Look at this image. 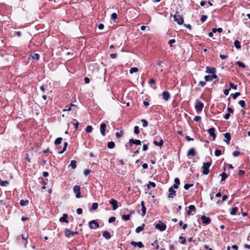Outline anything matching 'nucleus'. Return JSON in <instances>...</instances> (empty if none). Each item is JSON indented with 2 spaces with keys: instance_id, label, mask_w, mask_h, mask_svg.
<instances>
[{
  "instance_id": "nucleus-25",
  "label": "nucleus",
  "mask_w": 250,
  "mask_h": 250,
  "mask_svg": "<svg viewBox=\"0 0 250 250\" xmlns=\"http://www.w3.org/2000/svg\"><path fill=\"white\" fill-rule=\"evenodd\" d=\"M238 210V208L237 207H234L231 208L230 213L231 215H234L236 214V212Z\"/></svg>"
},
{
  "instance_id": "nucleus-24",
  "label": "nucleus",
  "mask_w": 250,
  "mask_h": 250,
  "mask_svg": "<svg viewBox=\"0 0 250 250\" xmlns=\"http://www.w3.org/2000/svg\"><path fill=\"white\" fill-rule=\"evenodd\" d=\"M145 226V224H143L141 226L138 227L135 230L136 232L138 233L143 231L144 229Z\"/></svg>"
},
{
  "instance_id": "nucleus-33",
  "label": "nucleus",
  "mask_w": 250,
  "mask_h": 250,
  "mask_svg": "<svg viewBox=\"0 0 250 250\" xmlns=\"http://www.w3.org/2000/svg\"><path fill=\"white\" fill-rule=\"evenodd\" d=\"M9 183V181L7 180L5 181H0V185L2 187L6 186L8 185Z\"/></svg>"
},
{
  "instance_id": "nucleus-2",
  "label": "nucleus",
  "mask_w": 250,
  "mask_h": 250,
  "mask_svg": "<svg viewBox=\"0 0 250 250\" xmlns=\"http://www.w3.org/2000/svg\"><path fill=\"white\" fill-rule=\"evenodd\" d=\"M174 21L177 22L179 25H181L184 22V18L182 15L175 14L173 16Z\"/></svg>"
},
{
  "instance_id": "nucleus-16",
  "label": "nucleus",
  "mask_w": 250,
  "mask_h": 250,
  "mask_svg": "<svg viewBox=\"0 0 250 250\" xmlns=\"http://www.w3.org/2000/svg\"><path fill=\"white\" fill-rule=\"evenodd\" d=\"M206 72L214 74L216 72V69L214 67H209L208 66L206 67Z\"/></svg>"
},
{
  "instance_id": "nucleus-47",
  "label": "nucleus",
  "mask_w": 250,
  "mask_h": 250,
  "mask_svg": "<svg viewBox=\"0 0 250 250\" xmlns=\"http://www.w3.org/2000/svg\"><path fill=\"white\" fill-rule=\"evenodd\" d=\"M188 209L190 210V211H191V212H195L196 211V208L194 205H190L188 207Z\"/></svg>"
},
{
  "instance_id": "nucleus-42",
  "label": "nucleus",
  "mask_w": 250,
  "mask_h": 250,
  "mask_svg": "<svg viewBox=\"0 0 250 250\" xmlns=\"http://www.w3.org/2000/svg\"><path fill=\"white\" fill-rule=\"evenodd\" d=\"M227 250H238V247L236 245H233L231 248L228 247Z\"/></svg>"
},
{
  "instance_id": "nucleus-17",
  "label": "nucleus",
  "mask_w": 250,
  "mask_h": 250,
  "mask_svg": "<svg viewBox=\"0 0 250 250\" xmlns=\"http://www.w3.org/2000/svg\"><path fill=\"white\" fill-rule=\"evenodd\" d=\"M141 207H142V215L143 216H144L146 214V208L145 206V202L144 201H142L141 202Z\"/></svg>"
},
{
  "instance_id": "nucleus-12",
  "label": "nucleus",
  "mask_w": 250,
  "mask_h": 250,
  "mask_svg": "<svg viewBox=\"0 0 250 250\" xmlns=\"http://www.w3.org/2000/svg\"><path fill=\"white\" fill-rule=\"evenodd\" d=\"M215 128L214 127H211L208 130V132L210 136L212 137L213 139L215 140L216 138V134L215 133Z\"/></svg>"
},
{
  "instance_id": "nucleus-49",
  "label": "nucleus",
  "mask_w": 250,
  "mask_h": 250,
  "mask_svg": "<svg viewBox=\"0 0 250 250\" xmlns=\"http://www.w3.org/2000/svg\"><path fill=\"white\" fill-rule=\"evenodd\" d=\"M208 18V16L207 15H202L201 18V21L202 22H205Z\"/></svg>"
},
{
  "instance_id": "nucleus-30",
  "label": "nucleus",
  "mask_w": 250,
  "mask_h": 250,
  "mask_svg": "<svg viewBox=\"0 0 250 250\" xmlns=\"http://www.w3.org/2000/svg\"><path fill=\"white\" fill-rule=\"evenodd\" d=\"M71 167L73 168V169H75L76 167H77V165H76V161H75V160H72L71 161V163H70V165Z\"/></svg>"
},
{
  "instance_id": "nucleus-38",
  "label": "nucleus",
  "mask_w": 250,
  "mask_h": 250,
  "mask_svg": "<svg viewBox=\"0 0 250 250\" xmlns=\"http://www.w3.org/2000/svg\"><path fill=\"white\" fill-rule=\"evenodd\" d=\"M67 146H68V143L67 142L64 143L63 149L62 151L59 152V153L62 154L63 152H64L66 150Z\"/></svg>"
},
{
  "instance_id": "nucleus-62",
  "label": "nucleus",
  "mask_w": 250,
  "mask_h": 250,
  "mask_svg": "<svg viewBox=\"0 0 250 250\" xmlns=\"http://www.w3.org/2000/svg\"><path fill=\"white\" fill-rule=\"evenodd\" d=\"M230 87L232 89L236 90L237 89V85H234L233 83H230Z\"/></svg>"
},
{
  "instance_id": "nucleus-40",
  "label": "nucleus",
  "mask_w": 250,
  "mask_h": 250,
  "mask_svg": "<svg viewBox=\"0 0 250 250\" xmlns=\"http://www.w3.org/2000/svg\"><path fill=\"white\" fill-rule=\"evenodd\" d=\"M229 113L225 114V116H224V118L226 119V120H228L229 117H230V113H233V111L234 110H228Z\"/></svg>"
},
{
  "instance_id": "nucleus-18",
  "label": "nucleus",
  "mask_w": 250,
  "mask_h": 250,
  "mask_svg": "<svg viewBox=\"0 0 250 250\" xmlns=\"http://www.w3.org/2000/svg\"><path fill=\"white\" fill-rule=\"evenodd\" d=\"M195 155H196V152L195 151L194 148H190L188 150V152H187L188 156H194Z\"/></svg>"
},
{
  "instance_id": "nucleus-36",
  "label": "nucleus",
  "mask_w": 250,
  "mask_h": 250,
  "mask_svg": "<svg viewBox=\"0 0 250 250\" xmlns=\"http://www.w3.org/2000/svg\"><path fill=\"white\" fill-rule=\"evenodd\" d=\"M130 214L123 215L122 216V219H123L125 221L129 220L130 219Z\"/></svg>"
},
{
  "instance_id": "nucleus-1",
  "label": "nucleus",
  "mask_w": 250,
  "mask_h": 250,
  "mask_svg": "<svg viewBox=\"0 0 250 250\" xmlns=\"http://www.w3.org/2000/svg\"><path fill=\"white\" fill-rule=\"evenodd\" d=\"M211 162L204 163L202 167V173L205 175H207L209 173V168L211 166Z\"/></svg>"
},
{
  "instance_id": "nucleus-39",
  "label": "nucleus",
  "mask_w": 250,
  "mask_h": 250,
  "mask_svg": "<svg viewBox=\"0 0 250 250\" xmlns=\"http://www.w3.org/2000/svg\"><path fill=\"white\" fill-rule=\"evenodd\" d=\"M138 71V69L137 67H132L129 70V73L130 74H133L134 72H137Z\"/></svg>"
},
{
  "instance_id": "nucleus-7",
  "label": "nucleus",
  "mask_w": 250,
  "mask_h": 250,
  "mask_svg": "<svg viewBox=\"0 0 250 250\" xmlns=\"http://www.w3.org/2000/svg\"><path fill=\"white\" fill-rule=\"evenodd\" d=\"M78 232L75 231H71L69 229H66L65 230V234L66 237H70L73 236L75 234H77Z\"/></svg>"
},
{
  "instance_id": "nucleus-53",
  "label": "nucleus",
  "mask_w": 250,
  "mask_h": 250,
  "mask_svg": "<svg viewBox=\"0 0 250 250\" xmlns=\"http://www.w3.org/2000/svg\"><path fill=\"white\" fill-rule=\"evenodd\" d=\"M134 133L136 134H138L140 133L139 128L138 126H135L134 127Z\"/></svg>"
},
{
  "instance_id": "nucleus-45",
  "label": "nucleus",
  "mask_w": 250,
  "mask_h": 250,
  "mask_svg": "<svg viewBox=\"0 0 250 250\" xmlns=\"http://www.w3.org/2000/svg\"><path fill=\"white\" fill-rule=\"evenodd\" d=\"M141 122L143 124V126L144 127H146L148 125V122L145 119L141 120Z\"/></svg>"
},
{
  "instance_id": "nucleus-50",
  "label": "nucleus",
  "mask_w": 250,
  "mask_h": 250,
  "mask_svg": "<svg viewBox=\"0 0 250 250\" xmlns=\"http://www.w3.org/2000/svg\"><path fill=\"white\" fill-rule=\"evenodd\" d=\"M111 18L115 21L117 19V14L116 13H113L111 15Z\"/></svg>"
},
{
  "instance_id": "nucleus-19",
  "label": "nucleus",
  "mask_w": 250,
  "mask_h": 250,
  "mask_svg": "<svg viewBox=\"0 0 250 250\" xmlns=\"http://www.w3.org/2000/svg\"><path fill=\"white\" fill-rule=\"evenodd\" d=\"M103 236L106 239H109L111 237L110 233L107 230L103 231Z\"/></svg>"
},
{
  "instance_id": "nucleus-28",
  "label": "nucleus",
  "mask_w": 250,
  "mask_h": 250,
  "mask_svg": "<svg viewBox=\"0 0 250 250\" xmlns=\"http://www.w3.org/2000/svg\"><path fill=\"white\" fill-rule=\"evenodd\" d=\"M29 204L28 200H21L20 201V205L22 206H27Z\"/></svg>"
},
{
  "instance_id": "nucleus-32",
  "label": "nucleus",
  "mask_w": 250,
  "mask_h": 250,
  "mask_svg": "<svg viewBox=\"0 0 250 250\" xmlns=\"http://www.w3.org/2000/svg\"><path fill=\"white\" fill-rule=\"evenodd\" d=\"M114 146H115V143L113 142H112V141L110 142L107 144V147L110 149L114 148Z\"/></svg>"
},
{
  "instance_id": "nucleus-10",
  "label": "nucleus",
  "mask_w": 250,
  "mask_h": 250,
  "mask_svg": "<svg viewBox=\"0 0 250 250\" xmlns=\"http://www.w3.org/2000/svg\"><path fill=\"white\" fill-rule=\"evenodd\" d=\"M109 203L112 206L113 210H116L118 208V202L116 200L111 199L109 201Z\"/></svg>"
},
{
  "instance_id": "nucleus-21",
  "label": "nucleus",
  "mask_w": 250,
  "mask_h": 250,
  "mask_svg": "<svg viewBox=\"0 0 250 250\" xmlns=\"http://www.w3.org/2000/svg\"><path fill=\"white\" fill-rule=\"evenodd\" d=\"M175 184L172 186L175 189L178 188V186L180 185V180L178 178H176L174 179Z\"/></svg>"
},
{
  "instance_id": "nucleus-52",
  "label": "nucleus",
  "mask_w": 250,
  "mask_h": 250,
  "mask_svg": "<svg viewBox=\"0 0 250 250\" xmlns=\"http://www.w3.org/2000/svg\"><path fill=\"white\" fill-rule=\"evenodd\" d=\"M179 225L180 226H182V228L184 229H185L188 227V225L186 224L183 225V222L182 221L179 222Z\"/></svg>"
},
{
  "instance_id": "nucleus-61",
  "label": "nucleus",
  "mask_w": 250,
  "mask_h": 250,
  "mask_svg": "<svg viewBox=\"0 0 250 250\" xmlns=\"http://www.w3.org/2000/svg\"><path fill=\"white\" fill-rule=\"evenodd\" d=\"M206 85V82L200 81L199 83L198 86H200L201 87H203Z\"/></svg>"
},
{
  "instance_id": "nucleus-5",
  "label": "nucleus",
  "mask_w": 250,
  "mask_h": 250,
  "mask_svg": "<svg viewBox=\"0 0 250 250\" xmlns=\"http://www.w3.org/2000/svg\"><path fill=\"white\" fill-rule=\"evenodd\" d=\"M175 189L173 187H171L168 189V197L170 198H173L176 195V191L174 190Z\"/></svg>"
},
{
  "instance_id": "nucleus-34",
  "label": "nucleus",
  "mask_w": 250,
  "mask_h": 250,
  "mask_svg": "<svg viewBox=\"0 0 250 250\" xmlns=\"http://www.w3.org/2000/svg\"><path fill=\"white\" fill-rule=\"evenodd\" d=\"M93 127L91 125H88L85 128V131L87 133H90L92 131Z\"/></svg>"
},
{
  "instance_id": "nucleus-31",
  "label": "nucleus",
  "mask_w": 250,
  "mask_h": 250,
  "mask_svg": "<svg viewBox=\"0 0 250 250\" xmlns=\"http://www.w3.org/2000/svg\"><path fill=\"white\" fill-rule=\"evenodd\" d=\"M62 141V138L61 137H59L57 138L55 141V144L56 145H59L61 144Z\"/></svg>"
},
{
  "instance_id": "nucleus-51",
  "label": "nucleus",
  "mask_w": 250,
  "mask_h": 250,
  "mask_svg": "<svg viewBox=\"0 0 250 250\" xmlns=\"http://www.w3.org/2000/svg\"><path fill=\"white\" fill-rule=\"evenodd\" d=\"M123 132L122 130L120 131V132H116V136L119 138H120L121 137H122V136L123 135Z\"/></svg>"
},
{
  "instance_id": "nucleus-58",
  "label": "nucleus",
  "mask_w": 250,
  "mask_h": 250,
  "mask_svg": "<svg viewBox=\"0 0 250 250\" xmlns=\"http://www.w3.org/2000/svg\"><path fill=\"white\" fill-rule=\"evenodd\" d=\"M176 42L175 39H171L169 41L168 44H169L170 46L171 47L172 45V44L175 43Z\"/></svg>"
},
{
  "instance_id": "nucleus-26",
  "label": "nucleus",
  "mask_w": 250,
  "mask_h": 250,
  "mask_svg": "<svg viewBox=\"0 0 250 250\" xmlns=\"http://www.w3.org/2000/svg\"><path fill=\"white\" fill-rule=\"evenodd\" d=\"M234 45L235 47L237 49H239L241 48L240 42L238 40L235 41V42H234Z\"/></svg>"
},
{
  "instance_id": "nucleus-48",
  "label": "nucleus",
  "mask_w": 250,
  "mask_h": 250,
  "mask_svg": "<svg viewBox=\"0 0 250 250\" xmlns=\"http://www.w3.org/2000/svg\"><path fill=\"white\" fill-rule=\"evenodd\" d=\"M240 95V93H239V92H236L231 95L233 99H235L236 98H237Z\"/></svg>"
},
{
  "instance_id": "nucleus-35",
  "label": "nucleus",
  "mask_w": 250,
  "mask_h": 250,
  "mask_svg": "<svg viewBox=\"0 0 250 250\" xmlns=\"http://www.w3.org/2000/svg\"><path fill=\"white\" fill-rule=\"evenodd\" d=\"M221 181H224L226 180V179L228 177V175L225 173L223 172L221 175Z\"/></svg>"
},
{
  "instance_id": "nucleus-64",
  "label": "nucleus",
  "mask_w": 250,
  "mask_h": 250,
  "mask_svg": "<svg viewBox=\"0 0 250 250\" xmlns=\"http://www.w3.org/2000/svg\"><path fill=\"white\" fill-rule=\"evenodd\" d=\"M143 104L144 105L145 107H147L149 106V102L146 101H145L143 102Z\"/></svg>"
},
{
  "instance_id": "nucleus-43",
  "label": "nucleus",
  "mask_w": 250,
  "mask_h": 250,
  "mask_svg": "<svg viewBox=\"0 0 250 250\" xmlns=\"http://www.w3.org/2000/svg\"><path fill=\"white\" fill-rule=\"evenodd\" d=\"M72 124L75 126V128L76 129H78V126L79 125V123L77 120H74Z\"/></svg>"
},
{
  "instance_id": "nucleus-59",
  "label": "nucleus",
  "mask_w": 250,
  "mask_h": 250,
  "mask_svg": "<svg viewBox=\"0 0 250 250\" xmlns=\"http://www.w3.org/2000/svg\"><path fill=\"white\" fill-rule=\"evenodd\" d=\"M240 153V151H235L234 152H233L232 155L234 157H237L239 155Z\"/></svg>"
},
{
  "instance_id": "nucleus-6",
  "label": "nucleus",
  "mask_w": 250,
  "mask_h": 250,
  "mask_svg": "<svg viewBox=\"0 0 250 250\" xmlns=\"http://www.w3.org/2000/svg\"><path fill=\"white\" fill-rule=\"evenodd\" d=\"M155 228L161 231H164L166 230L167 226L165 224L160 221L159 224L156 225Z\"/></svg>"
},
{
  "instance_id": "nucleus-3",
  "label": "nucleus",
  "mask_w": 250,
  "mask_h": 250,
  "mask_svg": "<svg viewBox=\"0 0 250 250\" xmlns=\"http://www.w3.org/2000/svg\"><path fill=\"white\" fill-rule=\"evenodd\" d=\"M88 226L90 229H96L99 227V223L97 220H93L89 222Z\"/></svg>"
},
{
  "instance_id": "nucleus-56",
  "label": "nucleus",
  "mask_w": 250,
  "mask_h": 250,
  "mask_svg": "<svg viewBox=\"0 0 250 250\" xmlns=\"http://www.w3.org/2000/svg\"><path fill=\"white\" fill-rule=\"evenodd\" d=\"M221 154V151L218 149H216L215 151V155L216 156H219Z\"/></svg>"
},
{
  "instance_id": "nucleus-27",
  "label": "nucleus",
  "mask_w": 250,
  "mask_h": 250,
  "mask_svg": "<svg viewBox=\"0 0 250 250\" xmlns=\"http://www.w3.org/2000/svg\"><path fill=\"white\" fill-rule=\"evenodd\" d=\"M31 57L33 59L38 60L40 58V55L38 53H34L31 55Z\"/></svg>"
},
{
  "instance_id": "nucleus-13",
  "label": "nucleus",
  "mask_w": 250,
  "mask_h": 250,
  "mask_svg": "<svg viewBox=\"0 0 250 250\" xmlns=\"http://www.w3.org/2000/svg\"><path fill=\"white\" fill-rule=\"evenodd\" d=\"M106 125L105 123H102L100 125V131L101 133V134L103 136H105V128H106Z\"/></svg>"
},
{
  "instance_id": "nucleus-57",
  "label": "nucleus",
  "mask_w": 250,
  "mask_h": 250,
  "mask_svg": "<svg viewBox=\"0 0 250 250\" xmlns=\"http://www.w3.org/2000/svg\"><path fill=\"white\" fill-rule=\"evenodd\" d=\"M238 103L242 107H244L245 105V102L244 100L240 101Z\"/></svg>"
},
{
  "instance_id": "nucleus-63",
  "label": "nucleus",
  "mask_w": 250,
  "mask_h": 250,
  "mask_svg": "<svg viewBox=\"0 0 250 250\" xmlns=\"http://www.w3.org/2000/svg\"><path fill=\"white\" fill-rule=\"evenodd\" d=\"M90 172V170L88 169H86L84 170V174L85 175V176H87L88 175Z\"/></svg>"
},
{
  "instance_id": "nucleus-11",
  "label": "nucleus",
  "mask_w": 250,
  "mask_h": 250,
  "mask_svg": "<svg viewBox=\"0 0 250 250\" xmlns=\"http://www.w3.org/2000/svg\"><path fill=\"white\" fill-rule=\"evenodd\" d=\"M129 144L131 146H132L133 144L139 146L141 145V142L139 140H134L133 139H130L129 140Z\"/></svg>"
},
{
  "instance_id": "nucleus-9",
  "label": "nucleus",
  "mask_w": 250,
  "mask_h": 250,
  "mask_svg": "<svg viewBox=\"0 0 250 250\" xmlns=\"http://www.w3.org/2000/svg\"><path fill=\"white\" fill-rule=\"evenodd\" d=\"M201 219L203 223L205 224L206 225L209 224L211 221L209 217H207L204 215L201 216Z\"/></svg>"
},
{
  "instance_id": "nucleus-55",
  "label": "nucleus",
  "mask_w": 250,
  "mask_h": 250,
  "mask_svg": "<svg viewBox=\"0 0 250 250\" xmlns=\"http://www.w3.org/2000/svg\"><path fill=\"white\" fill-rule=\"evenodd\" d=\"M193 186V184H185V186H184V188L186 190L188 189L189 188H190V187H192Z\"/></svg>"
},
{
  "instance_id": "nucleus-4",
  "label": "nucleus",
  "mask_w": 250,
  "mask_h": 250,
  "mask_svg": "<svg viewBox=\"0 0 250 250\" xmlns=\"http://www.w3.org/2000/svg\"><path fill=\"white\" fill-rule=\"evenodd\" d=\"M80 190L81 188L79 186L76 185L73 187V191L75 193L76 197L77 198L81 197Z\"/></svg>"
},
{
  "instance_id": "nucleus-29",
  "label": "nucleus",
  "mask_w": 250,
  "mask_h": 250,
  "mask_svg": "<svg viewBox=\"0 0 250 250\" xmlns=\"http://www.w3.org/2000/svg\"><path fill=\"white\" fill-rule=\"evenodd\" d=\"M236 63L240 67H241L242 68H245L246 66L245 65V64L240 62V61H237L236 62Z\"/></svg>"
},
{
  "instance_id": "nucleus-54",
  "label": "nucleus",
  "mask_w": 250,
  "mask_h": 250,
  "mask_svg": "<svg viewBox=\"0 0 250 250\" xmlns=\"http://www.w3.org/2000/svg\"><path fill=\"white\" fill-rule=\"evenodd\" d=\"M150 187L155 188L156 187V184L152 182H149V185H148V188H149Z\"/></svg>"
},
{
  "instance_id": "nucleus-23",
  "label": "nucleus",
  "mask_w": 250,
  "mask_h": 250,
  "mask_svg": "<svg viewBox=\"0 0 250 250\" xmlns=\"http://www.w3.org/2000/svg\"><path fill=\"white\" fill-rule=\"evenodd\" d=\"M67 217H68L67 215L66 214H64L63 215V216L60 218L59 220L61 222L67 223L68 222V220H67Z\"/></svg>"
},
{
  "instance_id": "nucleus-15",
  "label": "nucleus",
  "mask_w": 250,
  "mask_h": 250,
  "mask_svg": "<svg viewBox=\"0 0 250 250\" xmlns=\"http://www.w3.org/2000/svg\"><path fill=\"white\" fill-rule=\"evenodd\" d=\"M162 97L164 100L167 101L170 97V94L168 91H165L162 93Z\"/></svg>"
},
{
  "instance_id": "nucleus-14",
  "label": "nucleus",
  "mask_w": 250,
  "mask_h": 250,
  "mask_svg": "<svg viewBox=\"0 0 250 250\" xmlns=\"http://www.w3.org/2000/svg\"><path fill=\"white\" fill-rule=\"evenodd\" d=\"M131 245L134 246V247H138L140 248H142L144 247V245L143 244V243L141 242H135L134 241H132L131 242Z\"/></svg>"
},
{
  "instance_id": "nucleus-41",
  "label": "nucleus",
  "mask_w": 250,
  "mask_h": 250,
  "mask_svg": "<svg viewBox=\"0 0 250 250\" xmlns=\"http://www.w3.org/2000/svg\"><path fill=\"white\" fill-rule=\"evenodd\" d=\"M205 79L207 82L212 81L213 80L212 79L211 75H207L205 76Z\"/></svg>"
},
{
  "instance_id": "nucleus-44",
  "label": "nucleus",
  "mask_w": 250,
  "mask_h": 250,
  "mask_svg": "<svg viewBox=\"0 0 250 250\" xmlns=\"http://www.w3.org/2000/svg\"><path fill=\"white\" fill-rule=\"evenodd\" d=\"M212 31L213 33H215L217 31L219 33H221L223 31V29L222 28H213Z\"/></svg>"
},
{
  "instance_id": "nucleus-46",
  "label": "nucleus",
  "mask_w": 250,
  "mask_h": 250,
  "mask_svg": "<svg viewBox=\"0 0 250 250\" xmlns=\"http://www.w3.org/2000/svg\"><path fill=\"white\" fill-rule=\"evenodd\" d=\"M179 239L181 240V242L180 243L182 244H184L186 243V239L185 237H183V236H180L179 237Z\"/></svg>"
},
{
  "instance_id": "nucleus-20",
  "label": "nucleus",
  "mask_w": 250,
  "mask_h": 250,
  "mask_svg": "<svg viewBox=\"0 0 250 250\" xmlns=\"http://www.w3.org/2000/svg\"><path fill=\"white\" fill-rule=\"evenodd\" d=\"M153 143L155 145L161 147L163 145L164 141L162 139H160L159 141L155 140Z\"/></svg>"
},
{
  "instance_id": "nucleus-8",
  "label": "nucleus",
  "mask_w": 250,
  "mask_h": 250,
  "mask_svg": "<svg viewBox=\"0 0 250 250\" xmlns=\"http://www.w3.org/2000/svg\"><path fill=\"white\" fill-rule=\"evenodd\" d=\"M204 104L200 101L197 100L195 103L196 109H202L204 107Z\"/></svg>"
},
{
  "instance_id": "nucleus-60",
  "label": "nucleus",
  "mask_w": 250,
  "mask_h": 250,
  "mask_svg": "<svg viewBox=\"0 0 250 250\" xmlns=\"http://www.w3.org/2000/svg\"><path fill=\"white\" fill-rule=\"evenodd\" d=\"M115 220H116V218H115V217H110V218L109 219V220H108V222H109V223H112V222H114V221H115Z\"/></svg>"
},
{
  "instance_id": "nucleus-22",
  "label": "nucleus",
  "mask_w": 250,
  "mask_h": 250,
  "mask_svg": "<svg viewBox=\"0 0 250 250\" xmlns=\"http://www.w3.org/2000/svg\"><path fill=\"white\" fill-rule=\"evenodd\" d=\"M224 136L226 138V140H225V141L227 143L228 145H229L231 139L230 134L229 133H226L224 134Z\"/></svg>"
},
{
  "instance_id": "nucleus-37",
  "label": "nucleus",
  "mask_w": 250,
  "mask_h": 250,
  "mask_svg": "<svg viewBox=\"0 0 250 250\" xmlns=\"http://www.w3.org/2000/svg\"><path fill=\"white\" fill-rule=\"evenodd\" d=\"M98 207V204L97 203H93L91 208L90 209V210H96Z\"/></svg>"
}]
</instances>
